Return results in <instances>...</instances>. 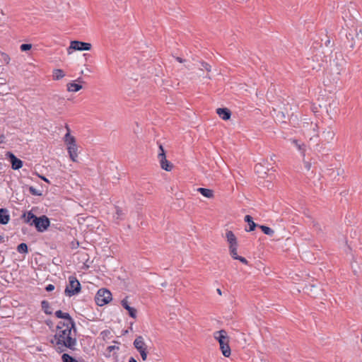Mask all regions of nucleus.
Returning a JSON list of instances; mask_svg holds the SVG:
<instances>
[{
	"label": "nucleus",
	"mask_w": 362,
	"mask_h": 362,
	"mask_svg": "<svg viewBox=\"0 0 362 362\" xmlns=\"http://www.w3.org/2000/svg\"><path fill=\"white\" fill-rule=\"evenodd\" d=\"M214 339H229L227 332L225 329H221L214 332Z\"/></svg>",
	"instance_id": "nucleus-25"
},
{
	"label": "nucleus",
	"mask_w": 362,
	"mask_h": 362,
	"mask_svg": "<svg viewBox=\"0 0 362 362\" xmlns=\"http://www.w3.org/2000/svg\"><path fill=\"white\" fill-rule=\"evenodd\" d=\"M55 349L59 353H62L64 351H66V344L64 342H58V341H56V344H54Z\"/></svg>",
	"instance_id": "nucleus-32"
},
{
	"label": "nucleus",
	"mask_w": 362,
	"mask_h": 362,
	"mask_svg": "<svg viewBox=\"0 0 362 362\" xmlns=\"http://www.w3.org/2000/svg\"><path fill=\"white\" fill-rule=\"evenodd\" d=\"M0 242H4V238L2 235H0Z\"/></svg>",
	"instance_id": "nucleus-55"
},
{
	"label": "nucleus",
	"mask_w": 362,
	"mask_h": 362,
	"mask_svg": "<svg viewBox=\"0 0 362 362\" xmlns=\"http://www.w3.org/2000/svg\"><path fill=\"white\" fill-rule=\"evenodd\" d=\"M230 256L233 259L239 260L241 263L244 264H248V261L244 257L238 255L237 251H235V255H230Z\"/></svg>",
	"instance_id": "nucleus-35"
},
{
	"label": "nucleus",
	"mask_w": 362,
	"mask_h": 362,
	"mask_svg": "<svg viewBox=\"0 0 362 362\" xmlns=\"http://www.w3.org/2000/svg\"><path fill=\"white\" fill-rule=\"evenodd\" d=\"M129 362H137V361L134 357H131Z\"/></svg>",
	"instance_id": "nucleus-50"
},
{
	"label": "nucleus",
	"mask_w": 362,
	"mask_h": 362,
	"mask_svg": "<svg viewBox=\"0 0 362 362\" xmlns=\"http://www.w3.org/2000/svg\"><path fill=\"white\" fill-rule=\"evenodd\" d=\"M244 221L248 225V228H245V231L252 232L255 230L256 228H259V224H257L254 222L253 218L250 215H245L244 217Z\"/></svg>",
	"instance_id": "nucleus-18"
},
{
	"label": "nucleus",
	"mask_w": 362,
	"mask_h": 362,
	"mask_svg": "<svg viewBox=\"0 0 362 362\" xmlns=\"http://www.w3.org/2000/svg\"><path fill=\"white\" fill-rule=\"evenodd\" d=\"M39 233L46 231L50 226V219L46 215L37 216L33 226Z\"/></svg>",
	"instance_id": "nucleus-8"
},
{
	"label": "nucleus",
	"mask_w": 362,
	"mask_h": 362,
	"mask_svg": "<svg viewBox=\"0 0 362 362\" xmlns=\"http://www.w3.org/2000/svg\"><path fill=\"white\" fill-rule=\"evenodd\" d=\"M6 158L9 160L11 168L14 170H19L23 166V161L17 158L11 151H7Z\"/></svg>",
	"instance_id": "nucleus-11"
},
{
	"label": "nucleus",
	"mask_w": 362,
	"mask_h": 362,
	"mask_svg": "<svg viewBox=\"0 0 362 362\" xmlns=\"http://www.w3.org/2000/svg\"><path fill=\"white\" fill-rule=\"evenodd\" d=\"M341 47L345 49H354L358 41L357 40L358 34L356 29H349L341 32Z\"/></svg>",
	"instance_id": "nucleus-4"
},
{
	"label": "nucleus",
	"mask_w": 362,
	"mask_h": 362,
	"mask_svg": "<svg viewBox=\"0 0 362 362\" xmlns=\"http://www.w3.org/2000/svg\"><path fill=\"white\" fill-rule=\"evenodd\" d=\"M77 341H58V342H64L66 344V347L71 350H75Z\"/></svg>",
	"instance_id": "nucleus-34"
},
{
	"label": "nucleus",
	"mask_w": 362,
	"mask_h": 362,
	"mask_svg": "<svg viewBox=\"0 0 362 362\" xmlns=\"http://www.w3.org/2000/svg\"><path fill=\"white\" fill-rule=\"evenodd\" d=\"M113 341V342H115V343H117V342H118V341H116V340H114V341Z\"/></svg>",
	"instance_id": "nucleus-62"
},
{
	"label": "nucleus",
	"mask_w": 362,
	"mask_h": 362,
	"mask_svg": "<svg viewBox=\"0 0 362 362\" xmlns=\"http://www.w3.org/2000/svg\"><path fill=\"white\" fill-rule=\"evenodd\" d=\"M9 59V57L7 54H5L4 60Z\"/></svg>",
	"instance_id": "nucleus-56"
},
{
	"label": "nucleus",
	"mask_w": 362,
	"mask_h": 362,
	"mask_svg": "<svg viewBox=\"0 0 362 362\" xmlns=\"http://www.w3.org/2000/svg\"><path fill=\"white\" fill-rule=\"evenodd\" d=\"M197 191L204 197L209 199L214 197V191L211 189L199 187L197 189Z\"/></svg>",
	"instance_id": "nucleus-24"
},
{
	"label": "nucleus",
	"mask_w": 362,
	"mask_h": 362,
	"mask_svg": "<svg viewBox=\"0 0 362 362\" xmlns=\"http://www.w3.org/2000/svg\"><path fill=\"white\" fill-rule=\"evenodd\" d=\"M54 315L57 318L64 320L66 322L73 324V318L69 313L63 312L61 310H58L54 313Z\"/></svg>",
	"instance_id": "nucleus-21"
},
{
	"label": "nucleus",
	"mask_w": 362,
	"mask_h": 362,
	"mask_svg": "<svg viewBox=\"0 0 362 362\" xmlns=\"http://www.w3.org/2000/svg\"><path fill=\"white\" fill-rule=\"evenodd\" d=\"M127 333H128V329H123L121 335H125Z\"/></svg>",
	"instance_id": "nucleus-49"
},
{
	"label": "nucleus",
	"mask_w": 362,
	"mask_h": 362,
	"mask_svg": "<svg viewBox=\"0 0 362 362\" xmlns=\"http://www.w3.org/2000/svg\"><path fill=\"white\" fill-rule=\"evenodd\" d=\"M65 76L64 71L61 69H55L52 72L53 80L58 81Z\"/></svg>",
	"instance_id": "nucleus-28"
},
{
	"label": "nucleus",
	"mask_w": 362,
	"mask_h": 362,
	"mask_svg": "<svg viewBox=\"0 0 362 362\" xmlns=\"http://www.w3.org/2000/svg\"><path fill=\"white\" fill-rule=\"evenodd\" d=\"M226 238L229 245L230 255H235L238 247L236 236L232 230H226Z\"/></svg>",
	"instance_id": "nucleus-10"
},
{
	"label": "nucleus",
	"mask_w": 362,
	"mask_h": 362,
	"mask_svg": "<svg viewBox=\"0 0 362 362\" xmlns=\"http://www.w3.org/2000/svg\"><path fill=\"white\" fill-rule=\"evenodd\" d=\"M134 339L141 340V339H143V337H142V336H136Z\"/></svg>",
	"instance_id": "nucleus-53"
},
{
	"label": "nucleus",
	"mask_w": 362,
	"mask_h": 362,
	"mask_svg": "<svg viewBox=\"0 0 362 362\" xmlns=\"http://www.w3.org/2000/svg\"><path fill=\"white\" fill-rule=\"evenodd\" d=\"M134 346L140 353L142 359L145 361L147 358V346L144 341H134Z\"/></svg>",
	"instance_id": "nucleus-14"
},
{
	"label": "nucleus",
	"mask_w": 362,
	"mask_h": 362,
	"mask_svg": "<svg viewBox=\"0 0 362 362\" xmlns=\"http://www.w3.org/2000/svg\"><path fill=\"white\" fill-rule=\"evenodd\" d=\"M5 165L0 162V171L3 169Z\"/></svg>",
	"instance_id": "nucleus-54"
},
{
	"label": "nucleus",
	"mask_w": 362,
	"mask_h": 362,
	"mask_svg": "<svg viewBox=\"0 0 362 362\" xmlns=\"http://www.w3.org/2000/svg\"><path fill=\"white\" fill-rule=\"evenodd\" d=\"M356 33L358 34L357 40L359 42L362 41V28L359 30V31L356 30Z\"/></svg>",
	"instance_id": "nucleus-44"
},
{
	"label": "nucleus",
	"mask_w": 362,
	"mask_h": 362,
	"mask_svg": "<svg viewBox=\"0 0 362 362\" xmlns=\"http://www.w3.org/2000/svg\"><path fill=\"white\" fill-rule=\"evenodd\" d=\"M328 171H330L329 175L330 176H333L334 178H335L337 176L339 175V169H337V170H335L333 168H330V169H328Z\"/></svg>",
	"instance_id": "nucleus-40"
},
{
	"label": "nucleus",
	"mask_w": 362,
	"mask_h": 362,
	"mask_svg": "<svg viewBox=\"0 0 362 362\" xmlns=\"http://www.w3.org/2000/svg\"><path fill=\"white\" fill-rule=\"evenodd\" d=\"M51 341V343H52V344H54V340H52V341Z\"/></svg>",
	"instance_id": "nucleus-61"
},
{
	"label": "nucleus",
	"mask_w": 362,
	"mask_h": 362,
	"mask_svg": "<svg viewBox=\"0 0 362 362\" xmlns=\"http://www.w3.org/2000/svg\"><path fill=\"white\" fill-rule=\"evenodd\" d=\"M11 216L6 208H0V224L6 225L9 223Z\"/></svg>",
	"instance_id": "nucleus-19"
},
{
	"label": "nucleus",
	"mask_w": 362,
	"mask_h": 362,
	"mask_svg": "<svg viewBox=\"0 0 362 362\" xmlns=\"http://www.w3.org/2000/svg\"><path fill=\"white\" fill-rule=\"evenodd\" d=\"M80 83H84L81 77L78 78L76 81H73L69 83L67 86V90L69 92H77L82 89V86Z\"/></svg>",
	"instance_id": "nucleus-16"
},
{
	"label": "nucleus",
	"mask_w": 362,
	"mask_h": 362,
	"mask_svg": "<svg viewBox=\"0 0 362 362\" xmlns=\"http://www.w3.org/2000/svg\"><path fill=\"white\" fill-rule=\"evenodd\" d=\"M16 250L18 252L21 254H28L29 252L28 246L25 243H21L18 245L16 247Z\"/></svg>",
	"instance_id": "nucleus-29"
},
{
	"label": "nucleus",
	"mask_w": 362,
	"mask_h": 362,
	"mask_svg": "<svg viewBox=\"0 0 362 362\" xmlns=\"http://www.w3.org/2000/svg\"><path fill=\"white\" fill-rule=\"evenodd\" d=\"M199 63L200 64L199 69L201 70H204H204H206L208 72L211 71V65L209 63H207V62H206L204 61H199Z\"/></svg>",
	"instance_id": "nucleus-37"
},
{
	"label": "nucleus",
	"mask_w": 362,
	"mask_h": 362,
	"mask_svg": "<svg viewBox=\"0 0 362 362\" xmlns=\"http://www.w3.org/2000/svg\"><path fill=\"white\" fill-rule=\"evenodd\" d=\"M311 288H315V286L314 285H310Z\"/></svg>",
	"instance_id": "nucleus-58"
},
{
	"label": "nucleus",
	"mask_w": 362,
	"mask_h": 362,
	"mask_svg": "<svg viewBox=\"0 0 362 362\" xmlns=\"http://www.w3.org/2000/svg\"><path fill=\"white\" fill-rule=\"evenodd\" d=\"M112 299V295L111 291L105 288H100L95 296V302L98 306L107 305Z\"/></svg>",
	"instance_id": "nucleus-6"
},
{
	"label": "nucleus",
	"mask_w": 362,
	"mask_h": 362,
	"mask_svg": "<svg viewBox=\"0 0 362 362\" xmlns=\"http://www.w3.org/2000/svg\"><path fill=\"white\" fill-rule=\"evenodd\" d=\"M259 228L261 229L262 232L269 236L272 237L274 234V230L270 227L265 225H259Z\"/></svg>",
	"instance_id": "nucleus-30"
},
{
	"label": "nucleus",
	"mask_w": 362,
	"mask_h": 362,
	"mask_svg": "<svg viewBox=\"0 0 362 362\" xmlns=\"http://www.w3.org/2000/svg\"><path fill=\"white\" fill-rule=\"evenodd\" d=\"M2 345V341H0V346Z\"/></svg>",
	"instance_id": "nucleus-63"
},
{
	"label": "nucleus",
	"mask_w": 362,
	"mask_h": 362,
	"mask_svg": "<svg viewBox=\"0 0 362 362\" xmlns=\"http://www.w3.org/2000/svg\"><path fill=\"white\" fill-rule=\"evenodd\" d=\"M118 349H119V346H115V345H114V346H109L107 348V351L108 352V354H107L106 356H110V354L112 351H115V350H118Z\"/></svg>",
	"instance_id": "nucleus-42"
},
{
	"label": "nucleus",
	"mask_w": 362,
	"mask_h": 362,
	"mask_svg": "<svg viewBox=\"0 0 362 362\" xmlns=\"http://www.w3.org/2000/svg\"><path fill=\"white\" fill-rule=\"evenodd\" d=\"M32 46V44L23 43L20 46V49L21 52H28L31 49Z\"/></svg>",
	"instance_id": "nucleus-38"
},
{
	"label": "nucleus",
	"mask_w": 362,
	"mask_h": 362,
	"mask_svg": "<svg viewBox=\"0 0 362 362\" xmlns=\"http://www.w3.org/2000/svg\"><path fill=\"white\" fill-rule=\"evenodd\" d=\"M175 60L180 63H183L185 61V59H182V57H175Z\"/></svg>",
	"instance_id": "nucleus-47"
},
{
	"label": "nucleus",
	"mask_w": 362,
	"mask_h": 362,
	"mask_svg": "<svg viewBox=\"0 0 362 362\" xmlns=\"http://www.w3.org/2000/svg\"><path fill=\"white\" fill-rule=\"evenodd\" d=\"M115 213L117 214V218L122 219V216L124 215L122 209L118 206H115Z\"/></svg>",
	"instance_id": "nucleus-39"
},
{
	"label": "nucleus",
	"mask_w": 362,
	"mask_h": 362,
	"mask_svg": "<svg viewBox=\"0 0 362 362\" xmlns=\"http://www.w3.org/2000/svg\"><path fill=\"white\" fill-rule=\"evenodd\" d=\"M67 150L71 160L74 162L76 161V158L78 157L77 145L76 144L75 146H68Z\"/></svg>",
	"instance_id": "nucleus-23"
},
{
	"label": "nucleus",
	"mask_w": 362,
	"mask_h": 362,
	"mask_svg": "<svg viewBox=\"0 0 362 362\" xmlns=\"http://www.w3.org/2000/svg\"><path fill=\"white\" fill-rule=\"evenodd\" d=\"M294 142L296 146L298 147V150H300L304 154V152L305 151V145L304 144H298L297 140H295Z\"/></svg>",
	"instance_id": "nucleus-41"
},
{
	"label": "nucleus",
	"mask_w": 362,
	"mask_h": 362,
	"mask_svg": "<svg viewBox=\"0 0 362 362\" xmlns=\"http://www.w3.org/2000/svg\"><path fill=\"white\" fill-rule=\"evenodd\" d=\"M56 334L54 336V339H76L77 331L76 323L73 319L72 323L66 322L64 320L59 321L57 325Z\"/></svg>",
	"instance_id": "nucleus-2"
},
{
	"label": "nucleus",
	"mask_w": 362,
	"mask_h": 362,
	"mask_svg": "<svg viewBox=\"0 0 362 362\" xmlns=\"http://www.w3.org/2000/svg\"><path fill=\"white\" fill-rule=\"evenodd\" d=\"M92 45L89 42H86L79 40H71L70 45L67 49L69 54H71L72 51H88L90 50Z\"/></svg>",
	"instance_id": "nucleus-7"
},
{
	"label": "nucleus",
	"mask_w": 362,
	"mask_h": 362,
	"mask_svg": "<svg viewBox=\"0 0 362 362\" xmlns=\"http://www.w3.org/2000/svg\"><path fill=\"white\" fill-rule=\"evenodd\" d=\"M40 179H41L42 180H43L44 182H47L48 184H51L48 178H47L45 175L40 176Z\"/></svg>",
	"instance_id": "nucleus-45"
},
{
	"label": "nucleus",
	"mask_w": 362,
	"mask_h": 362,
	"mask_svg": "<svg viewBox=\"0 0 362 362\" xmlns=\"http://www.w3.org/2000/svg\"><path fill=\"white\" fill-rule=\"evenodd\" d=\"M54 288L53 284H48L45 286V290L47 292H51L54 290Z\"/></svg>",
	"instance_id": "nucleus-43"
},
{
	"label": "nucleus",
	"mask_w": 362,
	"mask_h": 362,
	"mask_svg": "<svg viewBox=\"0 0 362 362\" xmlns=\"http://www.w3.org/2000/svg\"><path fill=\"white\" fill-rule=\"evenodd\" d=\"M313 55L310 58L308 57L304 59V66L308 69V71L310 70L319 71L324 67L326 56L322 51L315 50V47H313Z\"/></svg>",
	"instance_id": "nucleus-3"
},
{
	"label": "nucleus",
	"mask_w": 362,
	"mask_h": 362,
	"mask_svg": "<svg viewBox=\"0 0 362 362\" xmlns=\"http://www.w3.org/2000/svg\"><path fill=\"white\" fill-rule=\"evenodd\" d=\"M313 130L316 134L310 138V143L313 146L314 151L321 154L322 158L324 159L333 149V144L337 140L336 133L331 127H327L320 135L319 127L317 123L314 124Z\"/></svg>",
	"instance_id": "nucleus-1"
},
{
	"label": "nucleus",
	"mask_w": 362,
	"mask_h": 362,
	"mask_svg": "<svg viewBox=\"0 0 362 362\" xmlns=\"http://www.w3.org/2000/svg\"><path fill=\"white\" fill-rule=\"evenodd\" d=\"M112 329H105L100 332V337L102 339H105L106 338L110 339L113 337V335L112 334Z\"/></svg>",
	"instance_id": "nucleus-31"
},
{
	"label": "nucleus",
	"mask_w": 362,
	"mask_h": 362,
	"mask_svg": "<svg viewBox=\"0 0 362 362\" xmlns=\"http://www.w3.org/2000/svg\"><path fill=\"white\" fill-rule=\"evenodd\" d=\"M0 351H4V349L3 347H1V346H0Z\"/></svg>",
	"instance_id": "nucleus-57"
},
{
	"label": "nucleus",
	"mask_w": 362,
	"mask_h": 362,
	"mask_svg": "<svg viewBox=\"0 0 362 362\" xmlns=\"http://www.w3.org/2000/svg\"><path fill=\"white\" fill-rule=\"evenodd\" d=\"M31 327L35 332H42L44 329V324L38 320H34L32 322Z\"/></svg>",
	"instance_id": "nucleus-27"
},
{
	"label": "nucleus",
	"mask_w": 362,
	"mask_h": 362,
	"mask_svg": "<svg viewBox=\"0 0 362 362\" xmlns=\"http://www.w3.org/2000/svg\"><path fill=\"white\" fill-rule=\"evenodd\" d=\"M159 149L160 152L158 153V157L160 160V167L165 171H170L173 169V163L166 159V153L163 146L160 144Z\"/></svg>",
	"instance_id": "nucleus-9"
},
{
	"label": "nucleus",
	"mask_w": 362,
	"mask_h": 362,
	"mask_svg": "<svg viewBox=\"0 0 362 362\" xmlns=\"http://www.w3.org/2000/svg\"><path fill=\"white\" fill-rule=\"evenodd\" d=\"M220 344V349L225 357H229L231 354L230 346L228 344V341H218Z\"/></svg>",
	"instance_id": "nucleus-20"
},
{
	"label": "nucleus",
	"mask_w": 362,
	"mask_h": 362,
	"mask_svg": "<svg viewBox=\"0 0 362 362\" xmlns=\"http://www.w3.org/2000/svg\"><path fill=\"white\" fill-rule=\"evenodd\" d=\"M5 143V136L4 134H1L0 136V144Z\"/></svg>",
	"instance_id": "nucleus-46"
},
{
	"label": "nucleus",
	"mask_w": 362,
	"mask_h": 362,
	"mask_svg": "<svg viewBox=\"0 0 362 362\" xmlns=\"http://www.w3.org/2000/svg\"><path fill=\"white\" fill-rule=\"evenodd\" d=\"M24 187L28 188L30 194L33 196L41 197L42 195V193L41 192L37 190L33 186L25 185Z\"/></svg>",
	"instance_id": "nucleus-33"
},
{
	"label": "nucleus",
	"mask_w": 362,
	"mask_h": 362,
	"mask_svg": "<svg viewBox=\"0 0 362 362\" xmlns=\"http://www.w3.org/2000/svg\"><path fill=\"white\" fill-rule=\"evenodd\" d=\"M330 39L328 37V39L325 42V45L327 47L330 44Z\"/></svg>",
	"instance_id": "nucleus-48"
},
{
	"label": "nucleus",
	"mask_w": 362,
	"mask_h": 362,
	"mask_svg": "<svg viewBox=\"0 0 362 362\" xmlns=\"http://www.w3.org/2000/svg\"><path fill=\"white\" fill-rule=\"evenodd\" d=\"M37 216L35 215L32 210L23 211L21 218L25 223L29 224L33 226Z\"/></svg>",
	"instance_id": "nucleus-13"
},
{
	"label": "nucleus",
	"mask_w": 362,
	"mask_h": 362,
	"mask_svg": "<svg viewBox=\"0 0 362 362\" xmlns=\"http://www.w3.org/2000/svg\"><path fill=\"white\" fill-rule=\"evenodd\" d=\"M62 362H78L75 358L68 354H63L62 356Z\"/></svg>",
	"instance_id": "nucleus-36"
},
{
	"label": "nucleus",
	"mask_w": 362,
	"mask_h": 362,
	"mask_svg": "<svg viewBox=\"0 0 362 362\" xmlns=\"http://www.w3.org/2000/svg\"><path fill=\"white\" fill-rule=\"evenodd\" d=\"M274 157H275V155H273V157H271V159L273 160Z\"/></svg>",
	"instance_id": "nucleus-59"
},
{
	"label": "nucleus",
	"mask_w": 362,
	"mask_h": 362,
	"mask_svg": "<svg viewBox=\"0 0 362 362\" xmlns=\"http://www.w3.org/2000/svg\"><path fill=\"white\" fill-rule=\"evenodd\" d=\"M33 175H35L36 176H37L39 178H40V176H42L43 175H41V174H39L37 172H34L33 173Z\"/></svg>",
	"instance_id": "nucleus-51"
},
{
	"label": "nucleus",
	"mask_w": 362,
	"mask_h": 362,
	"mask_svg": "<svg viewBox=\"0 0 362 362\" xmlns=\"http://www.w3.org/2000/svg\"><path fill=\"white\" fill-rule=\"evenodd\" d=\"M127 296L121 300L122 306L128 312V315L132 318H136L137 310L135 308L131 307L127 300Z\"/></svg>",
	"instance_id": "nucleus-15"
},
{
	"label": "nucleus",
	"mask_w": 362,
	"mask_h": 362,
	"mask_svg": "<svg viewBox=\"0 0 362 362\" xmlns=\"http://www.w3.org/2000/svg\"><path fill=\"white\" fill-rule=\"evenodd\" d=\"M216 291L218 293V295L221 296L222 295V291L221 290V288H217L216 289Z\"/></svg>",
	"instance_id": "nucleus-52"
},
{
	"label": "nucleus",
	"mask_w": 362,
	"mask_h": 362,
	"mask_svg": "<svg viewBox=\"0 0 362 362\" xmlns=\"http://www.w3.org/2000/svg\"><path fill=\"white\" fill-rule=\"evenodd\" d=\"M274 157H275V155H273V157H271V159L273 160Z\"/></svg>",
	"instance_id": "nucleus-60"
},
{
	"label": "nucleus",
	"mask_w": 362,
	"mask_h": 362,
	"mask_svg": "<svg viewBox=\"0 0 362 362\" xmlns=\"http://www.w3.org/2000/svg\"><path fill=\"white\" fill-rule=\"evenodd\" d=\"M41 308L42 310L47 315H52L53 313L52 309L50 307L49 303L46 300H43L41 301Z\"/></svg>",
	"instance_id": "nucleus-26"
},
{
	"label": "nucleus",
	"mask_w": 362,
	"mask_h": 362,
	"mask_svg": "<svg viewBox=\"0 0 362 362\" xmlns=\"http://www.w3.org/2000/svg\"><path fill=\"white\" fill-rule=\"evenodd\" d=\"M216 112L225 121L230 119L232 115L231 111L227 107H218L216 109Z\"/></svg>",
	"instance_id": "nucleus-17"
},
{
	"label": "nucleus",
	"mask_w": 362,
	"mask_h": 362,
	"mask_svg": "<svg viewBox=\"0 0 362 362\" xmlns=\"http://www.w3.org/2000/svg\"><path fill=\"white\" fill-rule=\"evenodd\" d=\"M69 283L66 286L64 294L66 296L72 297L78 295L81 291V284L77 278L74 276H69Z\"/></svg>",
	"instance_id": "nucleus-5"
},
{
	"label": "nucleus",
	"mask_w": 362,
	"mask_h": 362,
	"mask_svg": "<svg viewBox=\"0 0 362 362\" xmlns=\"http://www.w3.org/2000/svg\"><path fill=\"white\" fill-rule=\"evenodd\" d=\"M333 65L336 67L337 74H340L344 68L346 62L344 59L343 54L341 52H335L334 58L332 60Z\"/></svg>",
	"instance_id": "nucleus-12"
},
{
	"label": "nucleus",
	"mask_w": 362,
	"mask_h": 362,
	"mask_svg": "<svg viewBox=\"0 0 362 362\" xmlns=\"http://www.w3.org/2000/svg\"><path fill=\"white\" fill-rule=\"evenodd\" d=\"M66 128L68 132L64 136V141L68 146H75L76 144V138L74 136L71 135L70 129L67 125Z\"/></svg>",
	"instance_id": "nucleus-22"
}]
</instances>
